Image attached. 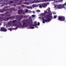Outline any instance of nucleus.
Here are the masks:
<instances>
[{
	"mask_svg": "<svg viewBox=\"0 0 66 66\" xmlns=\"http://www.w3.org/2000/svg\"><path fill=\"white\" fill-rule=\"evenodd\" d=\"M39 24H40V23H39V22H38L37 25L39 26Z\"/></svg>",
	"mask_w": 66,
	"mask_h": 66,
	"instance_id": "nucleus-36",
	"label": "nucleus"
},
{
	"mask_svg": "<svg viewBox=\"0 0 66 66\" xmlns=\"http://www.w3.org/2000/svg\"><path fill=\"white\" fill-rule=\"evenodd\" d=\"M13 10L14 11H15V8L12 7L11 8H10V9H9V12H6L5 15L7 17H10V16H11V14L10 13H12Z\"/></svg>",
	"mask_w": 66,
	"mask_h": 66,
	"instance_id": "nucleus-5",
	"label": "nucleus"
},
{
	"mask_svg": "<svg viewBox=\"0 0 66 66\" xmlns=\"http://www.w3.org/2000/svg\"><path fill=\"white\" fill-rule=\"evenodd\" d=\"M23 18H27V16H23Z\"/></svg>",
	"mask_w": 66,
	"mask_h": 66,
	"instance_id": "nucleus-29",
	"label": "nucleus"
},
{
	"mask_svg": "<svg viewBox=\"0 0 66 66\" xmlns=\"http://www.w3.org/2000/svg\"><path fill=\"white\" fill-rule=\"evenodd\" d=\"M53 14H54V15H55V14H56L54 12H53Z\"/></svg>",
	"mask_w": 66,
	"mask_h": 66,
	"instance_id": "nucleus-38",
	"label": "nucleus"
},
{
	"mask_svg": "<svg viewBox=\"0 0 66 66\" xmlns=\"http://www.w3.org/2000/svg\"><path fill=\"white\" fill-rule=\"evenodd\" d=\"M49 13V12H47V11H45L44 12V13L45 15H47V14H48V13Z\"/></svg>",
	"mask_w": 66,
	"mask_h": 66,
	"instance_id": "nucleus-18",
	"label": "nucleus"
},
{
	"mask_svg": "<svg viewBox=\"0 0 66 66\" xmlns=\"http://www.w3.org/2000/svg\"><path fill=\"white\" fill-rule=\"evenodd\" d=\"M61 1H63V0H61Z\"/></svg>",
	"mask_w": 66,
	"mask_h": 66,
	"instance_id": "nucleus-45",
	"label": "nucleus"
},
{
	"mask_svg": "<svg viewBox=\"0 0 66 66\" xmlns=\"http://www.w3.org/2000/svg\"><path fill=\"white\" fill-rule=\"evenodd\" d=\"M42 7H46L47 6V4L46 3H44L42 4Z\"/></svg>",
	"mask_w": 66,
	"mask_h": 66,
	"instance_id": "nucleus-14",
	"label": "nucleus"
},
{
	"mask_svg": "<svg viewBox=\"0 0 66 66\" xmlns=\"http://www.w3.org/2000/svg\"><path fill=\"white\" fill-rule=\"evenodd\" d=\"M47 1H48L47 0H44L43 1L44 2H47Z\"/></svg>",
	"mask_w": 66,
	"mask_h": 66,
	"instance_id": "nucleus-37",
	"label": "nucleus"
},
{
	"mask_svg": "<svg viewBox=\"0 0 66 66\" xmlns=\"http://www.w3.org/2000/svg\"><path fill=\"white\" fill-rule=\"evenodd\" d=\"M33 7H37V5L36 4H33L32 5Z\"/></svg>",
	"mask_w": 66,
	"mask_h": 66,
	"instance_id": "nucleus-21",
	"label": "nucleus"
},
{
	"mask_svg": "<svg viewBox=\"0 0 66 66\" xmlns=\"http://www.w3.org/2000/svg\"><path fill=\"white\" fill-rule=\"evenodd\" d=\"M34 1H32V2H30V3H38L40 2H42L43 0H34Z\"/></svg>",
	"mask_w": 66,
	"mask_h": 66,
	"instance_id": "nucleus-9",
	"label": "nucleus"
},
{
	"mask_svg": "<svg viewBox=\"0 0 66 66\" xmlns=\"http://www.w3.org/2000/svg\"><path fill=\"white\" fill-rule=\"evenodd\" d=\"M22 0H20L19 1V3H18L16 5H21V4H22Z\"/></svg>",
	"mask_w": 66,
	"mask_h": 66,
	"instance_id": "nucleus-15",
	"label": "nucleus"
},
{
	"mask_svg": "<svg viewBox=\"0 0 66 66\" xmlns=\"http://www.w3.org/2000/svg\"><path fill=\"white\" fill-rule=\"evenodd\" d=\"M5 5H6V4H5Z\"/></svg>",
	"mask_w": 66,
	"mask_h": 66,
	"instance_id": "nucleus-49",
	"label": "nucleus"
},
{
	"mask_svg": "<svg viewBox=\"0 0 66 66\" xmlns=\"http://www.w3.org/2000/svg\"><path fill=\"white\" fill-rule=\"evenodd\" d=\"M10 19V18L8 17H5V18L4 19V18L3 17H1L0 16V22L1 21H2L4 20V21H7V20H9Z\"/></svg>",
	"mask_w": 66,
	"mask_h": 66,
	"instance_id": "nucleus-7",
	"label": "nucleus"
},
{
	"mask_svg": "<svg viewBox=\"0 0 66 66\" xmlns=\"http://www.w3.org/2000/svg\"><path fill=\"white\" fill-rule=\"evenodd\" d=\"M54 18L55 19V18H56V15H54Z\"/></svg>",
	"mask_w": 66,
	"mask_h": 66,
	"instance_id": "nucleus-31",
	"label": "nucleus"
},
{
	"mask_svg": "<svg viewBox=\"0 0 66 66\" xmlns=\"http://www.w3.org/2000/svg\"><path fill=\"white\" fill-rule=\"evenodd\" d=\"M21 6L22 7H25V6L23 5H21Z\"/></svg>",
	"mask_w": 66,
	"mask_h": 66,
	"instance_id": "nucleus-25",
	"label": "nucleus"
},
{
	"mask_svg": "<svg viewBox=\"0 0 66 66\" xmlns=\"http://www.w3.org/2000/svg\"><path fill=\"white\" fill-rule=\"evenodd\" d=\"M5 4H6V3Z\"/></svg>",
	"mask_w": 66,
	"mask_h": 66,
	"instance_id": "nucleus-48",
	"label": "nucleus"
},
{
	"mask_svg": "<svg viewBox=\"0 0 66 66\" xmlns=\"http://www.w3.org/2000/svg\"><path fill=\"white\" fill-rule=\"evenodd\" d=\"M11 3H13V1H11L10 2V4H11Z\"/></svg>",
	"mask_w": 66,
	"mask_h": 66,
	"instance_id": "nucleus-32",
	"label": "nucleus"
},
{
	"mask_svg": "<svg viewBox=\"0 0 66 66\" xmlns=\"http://www.w3.org/2000/svg\"><path fill=\"white\" fill-rule=\"evenodd\" d=\"M28 11V9H26L25 11L22 9H20L18 11V14H22L23 15H24L26 13H27Z\"/></svg>",
	"mask_w": 66,
	"mask_h": 66,
	"instance_id": "nucleus-6",
	"label": "nucleus"
},
{
	"mask_svg": "<svg viewBox=\"0 0 66 66\" xmlns=\"http://www.w3.org/2000/svg\"><path fill=\"white\" fill-rule=\"evenodd\" d=\"M14 6H16V5H15V4H14Z\"/></svg>",
	"mask_w": 66,
	"mask_h": 66,
	"instance_id": "nucleus-44",
	"label": "nucleus"
},
{
	"mask_svg": "<svg viewBox=\"0 0 66 66\" xmlns=\"http://www.w3.org/2000/svg\"><path fill=\"white\" fill-rule=\"evenodd\" d=\"M64 5L66 6V3H65L64 4H59L58 5H55V8L56 9H62L64 8L65 9H66V7Z\"/></svg>",
	"mask_w": 66,
	"mask_h": 66,
	"instance_id": "nucleus-4",
	"label": "nucleus"
},
{
	"mask_svg": "<svg viewBox=\"0 0 66 66\" xmlns=\"http://www.w3.org/2000/svg\"><path fill=\"white\" fill-rule=\"evenodd\" d=\"M39 7H40V8H42V5H39Z\"/></svg>",
	"mask_w": 66,
	"mask_h": 66,
	"instance_id": "nucleus-30",
	"label": "nucleus"
},
{
	"mask_svg": "<svg viewBox=\"0 0 66 66\" xmlns=\"http://www.w3.org/2000/svg\"><path fill=\"white\" fill-rule=\"evenodd\" d=\"M17 20H12L11 21H10L8 23V24H9V25H10L11 24H12V23H15L16 22V21Z\"/></svg>",
	"mask_w": 66,
	"mask_h": 66,
	"instance_id": "nucleus-11",
	"label": "nucleus"
},
{
	"mask_svg": "<svg viewBox=\"0 0 66 66\" xmlns=\"http://www.w3.org/2000/svg\"><path fill=\"white\" fill-rule=\"evenodd\" d=\"M40 10H38L37 11V12H40Z\"/></svg>",
	"mask_w": 66,
	"mask_h": 66,
	"instance_id": "nucleus-41",
	"label": "nucleus"
},
{
	"mask_svg": "<svg viewBox=\"0 0 66 66\" xmlns=\"http://www.w3.org/2000/svg\"><path fill=\"white\" fill-rule=\"evenodd\" d=\"M27 9H30V7L29 6H27Z\"/></svg>",
	"mask_w": 66,
	"mask_h": 66,
	"instance_id": "nucleus-28",
	"label": "nucleus"
},
{
	"mask_svg": "<svg viewBox=\"0 0 66 66\" xmlns=\"http://www.w3.org/2000/svg\"><path fill=\"white\" fill-rule=\"evenodd\" d=\"M3 12H4V10H3V9H2V10L1 9L0 12L2 13H3Z\"/></svg>",
	"mask_w": 66,
	"mask_h": 66,
	"instance_id": "nucleus-20",
	"label": "nucleus"
},
{
	"mask_svg": "<svg viewBox=\"0 0 66 66\" xmlns=\"http://www.w3.org/2000/svg\"><path fill=\"white\" fill-rule=\"evenodd\" d=\"M29 22V25H30V26H33V27H35L36 25L34 24H33V22L32 21V20H30V22Z\"/></svg>",
	"mask_w": 66,
	"mask_h": 66,
	"instance_id": "nucleus-10",
	"label": "nucleus"
},
{
	"mask_svg": "<svg viewBox=\"0 0 66 66\" xmlns=\"http://www.w3.org/2000/svg\"><path fill=\"white\" fill-rule=\"evenodd\" d=\"M47 10L49 12V13H50V14H48L46 15V16H45V18L46 19L45 20L44 18H42L43 21V23H45V22H49V21H50L52 19V16L51 15H52V14L51 12V11H50V8L48 7Z\"/></svg>",
	"mask_w": 66,
	"mask_h": 66,
	"instance_id": "nucleus-1",
	"label": "nucleus"
},
{
	"mask_svg": "<svg viewBox=\"0 0 66 66\" xmlns=\"http://www.w3.org/2000/svg\"><path fill=\"white\" fill-rule=\"evenodd\" d=\"M0 15L1 17H3L4 15V14H1Z\"/></svg>",
	"mask_w": 66,
	"mask_h": 66,
	"instance_id": "nucleus-26",
	"label": "nucleus"
},
{
	"mask_svg": "<svg viewBox=\"0 0 66 66\" xmlns=\"http://www.w3.org/2000/svg\"><path fill=\"white\" fill-rule=\"evenodd\" d=\"M10 19H13L15 18L16 19H18V21H20L23 18V15H13L9 17Z\"/></svg>",
	"mask_w": 66,
	"mask_h": 66,
	"instance_id": "nucleus-3",
	"label": "nucleus"
},
{
	"mask_svg": "<svg viewBox=\"0 0 66 66\" xmlns=\"http://www.w3.org/2000/svg\"><path fill=\"white\" fill-rule=\"evenodd\" d=\"M6 0H0V4L2 3L3 2H5Z\"/></svg>",
	"mask_w": 66,
	"mask_h": 66,
	"instance_id": "nucleus-17",
	"label": "nucleus"
},
{
	"mask_svg": "<svg viewBox=\"0 0 66 66\" xmlns=\"http://www.w3.org/2000/svg\"><path fill=\"white\" fill-rule=\"evenodd\" d=\"M1 31H4V32H6L7 31V29L4 27H3L1 28L0 29Z\"/></svg>",
	"mask_w": 66,
	"mask_h": 66,
	"instance_id": "nucleus-12",
	"label": "nucleus"
},
{
	"mask_svg": "<svg viewBox=\"0 0 66 66\" xmlns=\"http://www.w3.org/2000/svg\"><path fill=\"white\" fill-rule=\"evenodd\" d=\"M29 19H32V18H31V17H29Z\"/></svg>",
	"mask_w": 66,
	"mask_h": 66,
	"instance_id": "nucleus-40",
	"label": "nucleus"
},
{
	"mask_svg": "<svg viewBox=\"0 0 66 66\" xmlns=\"http://www.w3.org/2000/svg\"><path fill=\"white\" fill-rule=\"evenodd\" d=\"M7 5V4H6V5Z\"/></svg>",
	"mask_w": 66,
	"mask_h": 66,
	"instance_id": "nucleus-47",
	"label": "nucleus"
},
{
	"mask_svg": "<svg viewBox=\"0 0 66 66\" xmlns=\"http://www.w3.org/2000/svg\"><path fill=\"white\" fill-rule=\"evenodd\" d=\"M28 20L27 19H24L22 20V23L23 24L22 25V24L20 22H18V25L19 27H21L23 28L24 27H27L28 26H29V22H28Z\"/></svg>",
	"mask_w": 66,
	"mask_h": 66,
	"instance_id": "nucleus-2",
	"label": "nucleus"
},
{
	"mask_svg": "<svg viewBox=\"0 0 66 66\" xmlns=\"http://www.w3.org/2000/svg\"><path fill=\"white\" fill-rule=\"evenodd\" d=\"M3 10H4V11H8V12H9V9H6L4 8Z\"/></svg>",
	"mask_w": 66,
	"mask_h": 66,
	"instance_id": "nucleus-16",
	"label": "nucleus"
},
{
	"mask_svg": "<svg viewBox=\"0 0 66 66\" xmlns=\"http://www.w3.org/2000/svg\"><path fill=\"white\" fill-rule=\"evenodd\" d=\"M34 24H35L36 26H37V22L36 21L34 22Z\"/></svg>",
	"mask_w": 66,
	"mask_h": 66,
	"instance_id": "nucleus-24",
	"label": "nucleus"
},
{
	"mask_svg": "<svg viewBox=\"0 0 66 66\" xmlns=\"http://www.w3.org/2000/svg\"><path fill=\"white\" fill-rule=\"evenodd\" d=\"M10 6H5L4 7V8H7V7H10Z\"/></svg>",
	"mask_w": 66,
	"mask_h": 66,
	"instance_id": "nucleus-27",
	"label": "nucleus"
},
{
	"mask_svg": "<svg viewBox=\"0 0 66 66\" xmlns=\"http://www.w3.org/2000/svg\"><path fill=\"white\" fill-rule=\"evenodd\" d=\"M31 16L32 17H35V15H31Z\"/></svg>",
	"mask_w": 66,
	"mask_h": 66,
	"instance_id": "nucleus-33",
	"label": "nucleus"
},
{
	"mask_svg": "<svg viewBox=\"0 0 66 66\" xmlns=\"http://www.w3.org/2000/svg\"><path fill=\"white\" fill-rule=\"evenodd\" d=\"M32 12L34 13H35V12H34V11H33Z\"/></svg>",
	"mask_w": 66,
	"mask_h": 66,
	"instance_id": "nucleus-42",
	"label": "nucleus"
},
{
	"mask_svg": "<svg viewBox=\"0 0 66 66\" xmlns=\"http://www.w3.org/2000/svg\"><path fill=\"white\" fill-rule=\"evenodd\" d=\"M14 1H16V2H18V0H14Z\"/></svg>",
	"mask_w": 66,
	"mask_h": 66,
	"instance_id": "nucleus-35",
	"label": "nucleus"
},
{
	"mask_svg": "<svg viewBox=\"0 0 66 66\" xmlns=\"http://www.w3.org/2000/svg\"><path fill=\"white\" fill-rule=\"evenodd\" d=\"M29 27L30 28V29H34V27L31 26L30 25Z\"/></svg>",
	"mask_w": 66,
	"mask_h": 66,
	"instance_id": "nucleus-22",
	"label": "nucleus"
},
{
	"mask_svg": "<svg viewBox=\"0 0 66 66\" xmlns=\"http://www.w3.org/2000/svg\"><path fill=\"white\" fill-rule=\"evenodd\" d=\"M18 9H21V7H18Z\"/></svg>",
	"mask_w": 66,
	"mask_h": 66,
	"instance_id": "nucleus-39",
	"label": "nucleus"
},
{
	"mask_svg": "<svg viewBox=\"0 0 66 66\" xmlns=\"http://www.w3.org/2000/svg\"><path fill=\"white\" fill-rule=\"evenodd\" d=\"M24 4H26L27 5H29V3L27 2L24 3Z\"/></svg>",
	"mask_w": 66,
	"mask_h": 66,
	"instance_id": "nucleus-19",
	"label": "nucleus"
},
{
	"mask_svg": "<svg viewBox=\"0 0 66 66\" xmlns=\"http://www.w3.org/2000/svg\"><path fill=\"white\" fill-rule=\"evenodd\" d=\"M52 0V1H54V0Z\"/></svg>",
	"mask_w": 66,
	"mask_h": 66,
	"instance_id": "nucleus-46",
	"label": "nucleus"
},
{
	"mask_svg": "<svg viewBox=\"0 0 66 66\" xmlns=\"http://www.w3.org/2000/svg\"><path fill=\"white\" fill-rule=\"evenodd\" d=\"M35 27L36 28H37V26H35Z\"/></svg>",
	"mask_w": 66,
	"mask_h": 66,
	"instance_id": "nucleus-43",
	"label": "nucleus"
},
{
	"mask_svg": "<svg viewBox=\"0 0 66 66\" xmlns=\"http://www.w3.org/2000/svg\"><path fill=\"white\" fill-rule=\"evenodd\" d=\"M13 26H14V27H16V26L15 27V28L16 29H18V27H20L18 25L17 26V23H13Z\"/></svg>",
	"mask_w": 66,
	"mask_h": 66,
	"instance_id": "nucleus-13",
	"label": "nucleus"
},
{
	"mask_svg": "<svg viewBox=\"0 0 66 66\" xmlns=\"http://www.w3.org/2000/svg\"><path fill=\"white\" fill-rule=\"evenodd\" d=\"M58 19L59 20H60V21H64L65 20V17L63 16H59Z\"/></svg>",
	"mask_w": 66,
	"mask_h": 66,
	"instance_id": "nucleus-8",
	"label": "nucleus"
},
{
	"mask_svg": "<svg viewBox=\"0 0 66 66\" xmlns=\"http://www.w3.org/2000/svg\"><path fill=\"white\" fill-rule=\"evenodd\" d=\"M41 15L42 16H46V15H45V13H42L41 14Z\"/></svg>",
	"mask_w": 66,
	"mask_h": 66,
	"instance_id": "nucleus-23",
	"label": "nucleus"
},
{
	"mask_svg": "<svg viewBox=\"0 0 66 66\" xmlns=\"http://www.w3.org/2000/svg\"><path fill=\"white\" fill-rule=\"evenodd\" d=\"M9 30H10V31H12V29H11V28H10L9 29Z\"/></svg>",
	"mask_w": 66,
	"mask_h": 66,
	"instance_id": "nucleus-34",
	"label": "nucleus"
}]
</instances>
